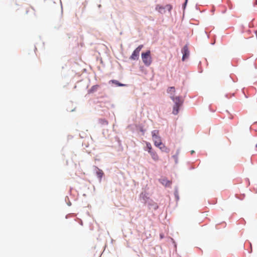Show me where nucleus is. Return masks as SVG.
Instances as JSON below:
<instances>
[{"label": "nucleus", "mask_w": 257, "mask_h": 257, "mask_svg": "<svg viewBox=\"0 0 257 257\" xmlns=\"http://www.w3.org/2000/svg\"><path fill=\"white\" fill-rule=\"evenodd\" d=\"M142 59L144 64L147 66H150L152 62V59L151 56V52L150 51H147L145 53H142Z\"/></svg>", "instance_id": "1"}, {"label": "nucleus", "mask_w": 257, "mask_h": 257, "mask_svg": "<svg viewBox=\"0 0 257 257\" xmlns=\"http://www.w3.org/2000/svg\"><path fill=\"white\" fill-rule=\"evenodd\" d=\"M153 140L156 147L162 145V140L159 136V131L154 130L152 132Z\"/></svg>", "instance_id": "2"}, {"label": "nucleus", "mask_w": 257, "mask_h": 257, "mask_svg": "<svg viewBox=\"0 0 257 257\" xmlns=\"http://www.w3.org/2000/svg\"><path fill=\"white\" fill-rule=\"evenodd\" d=\"M143 47V45H141L139 46L133 52L130 57V59L133 60H136L139 59L140 52Z\"/></svg>", "instance_id": "3"}, {"label": "nucleus", "mask_w": 257, "mask_h": 257, "mask_svg": "<svg viewBox=\"0 0 257 257\" xmlns=\"http://www.w3.org/2000/svg\"><path fill=\"white\" fill-rule=\"evenodd\" d=\"M182 53L183 54L182 60L184 61L186 59H187L189 56L190 53L188 49V47L187 45H185L183 47L182 50Z\"/></svg>", "instance_id": "4"}, {"label": "nucleus", "mask_w": 257, "mask_h": 257, "mask_svg": "<svg viewBox=\"0 0 257 257\" xmlns=\"http://www.w3.org/2000/svg\"><path fill=\"white\" fill-rule=\"evenodd\" d=\"M171 99L174 102V105L182 106L183 103V100L179 96H171Z\"/></svg>", "instance_id": "5"}, {"label": "nucleus", "mask_w": 257, "mask_h": 257, "mask_svg": "<svg viewBox=\"0 0 257 257\" xmlns=\"http://www.w3.org/2000/svg\"><path fill=\"white\" fill-rule=\"evenodd\" d=\"M151 156L152 159L155 162H157L159 160V156L157 152L153 150L149 153Z\"/></svg>", "instance_id": "6"}, {"label": "nucleus", "mask_w": 257, "mask_h": 257, "mask_svg": "<svg viewBox=\"0 0 257 257\" xmlns=\"http://www.w3.org/2000/svg\"><path fill=\"white\" fill-rule=\"evenodd\" d=\"M160 182L166 186H169L171 184V182L167 180L166 178H162L160 180Z\"/></svg>", "instance_id": "7"}, {"label": "nucleus", "mask_w": 257, "mask_h": 257, "mask_svg": "<svg viewBox=\"0 0 257 257\" xmlns=\"http://www.w3.org/2000/svg\"><path fill=\"white\" fill-rule=\"evenodd\" d=\"M156 10L161 14H164L165 13V8L160 5H157L156 7Z\"/></svg>", "instance_id": "8"}, {"label": "nucleus", "mask_w": 257, "mask_h": 257, "mask_svg": "<svg viewBox=\"0 0 257 257\" xmlns=\"http://www.w3.org/2000/svg\"><path fill=\"white\" fill-rule=\"evenodd\" d=\"M96 174L97 177L99 178V179L101 180L102 176L104 175V173L101 170L99 169L97 167H96Z\"/></svg>", "instance_id": "9"}, {"label": "nucleus", "mask_w": 257, "mask_h": 257, "mask_svg": "<svg viewBox=\"0 0 257 257\" xmlns=\"http://www.w3.org/2000/svg\"><path fill=\"white\" fill-rule=\"evenodd\" d=\"M180 107H181V106H179L177 105H174L172 113L175 115L177 114L179 112V108Z\"/></svg>", "instance_id": "10"}, {"label": "nucleus", "mask_w": 257, "mask_h": 257, "mask_svg": "<svg viewBox=\"0 0 257 257\" xmlns=\"http://www.w3.org/2000/svg\"><path fill=\"white\" fill-rule=\"evenodd\" d=\"M157 147L159 148L163 152H169L168 148H167L162 143L161 146H157Z\"/></svg>", "instance_id": "11"}, {"label": "nucleus", "mask_w": 257, "mask_h": 257, "mask_svg": "<svg viewBox=\"0 0 257 257\" xmlns=\"http://www.w3.org/2000/svg\"><path fill=\"white\" fill-rule=\"evenodd\" d=\"M167 92L171 94V96H174L175 92V89L174 87H170L167 90Z\"/></svg>", "instance_id": "12"}, {"label": "nucleus", "mask_w": 257, "mask_h": 257, "mask_svg": "<svg viewBox=\"0 0 257 257\" xmlns=\"http://www.w3.org/2000/svg\"><path fill=\"white\" fill-rule=\"evenodd\" d=\"M146 149H147V150L148 151V153L154 150L152 148L151 143H150L149 142H146Z\"/></svg>", "instance_id": "13"}, {"label": "nucleus", "mask_w": 257, "mask_h": 257, "mask_svg": "<svg viewBox=\"0 0 257 257\" xmlns=\"http://www.w3.org/2000/svg\"><path fill=\"white\" fill-rule=\"evenodd\" d=\"M98 88V85H94L89 90V93H93L94 91H96Z\"/></svg>", "instance_id": "14"}, {"label": "nucleus", "mask_w": 257, "mask_h": 257, "mask_svg": "<svg viewBox=\"0 0 257 257\" xmlns=\"http://www.w3.org/2000/svg\"><path fill=\"white\" fill-rule=\"evenodd\" d=\"M111 82L113 83L116 84L117 86H124L125 85L124 84H121V83H119L118 81H117L116 80H111Z\"/></svg>", "instance_id": "15"}, {"label": "nucleus", "mask_w": 257, "mask_h": 257, "mask_svg": "<svg viewBox=\"0 0 257 257\" xmlns=\"http://www.w3.org/2000/svg\"><path fill=\"white\" fill-rule=\"evenodd\" d=\"M99 122L101 124L103 125H107L108 124V121L104 119H100Z\"/></svg>", "instance_id": "16"}, {"label": "nucleus", "mask_w": 257, "mask_h": 257, "mask_svg": "<svg viewBox=\"0 0 257 257\" xmlns=\"http://www.w3.org/2000/svg\"><path fill=\"white\" fill-rule=\"evenodd\" d=\"M165 8V9H166L169 12H170L172 9V6L171 5H167Z\"/></svg>", "instance_id": "17"}, {"label": "nucleus", "mask_w": 257, "mask_h": 257, "mask_svg": "<svg viewBox=\"0 0 257 257\" xmlns=\"http://www.w3.org/2000/svg\"><path fill=\"white\" fill-rule=\"evenodd\" d=\"M187 1H188V0H185V5H186V4H187Z\"/></svg>", "instance_id": "18"}, {"label": "nucleus", "mask_w": 257, "mask_h": 257, "mask_svg": "<svg viewBox=\"0 0 257 257\" xmlns=\"http://www.w3.org/2000/svg\"><path fill=\"white\" fill-rule=\"evenodd\" d=\"M160 237H161V238H162L163 237V235L160 234Z\"/></svg>", "instance_id": "19"}, {"label": "nucleus", "mask_w": 257, "mask_h": 257, "mask_svg": "<svg viewBox=\"0 0 257 257\" xmlns=\"http://www.w3.org/2000/svg\"><path fill=\"white\" fill-rule=\"evenodd\" d=\"M194 153V151H192L191 152V153L192 154L193 153Z\"/></svg>", "instance_id": "20"}, {"label": "nucleus", "mask_w": 257, "mask_h": 257, "mask_svg": "<svg viewBox=\"0 0 257 257\" xmlns=\"http://www.w3.org/2000/svg\"><path fill=\"white\" fill-rule=\"evenodd\" d=\"M255 4L257 5V0L255 1Z\"/></svg>", "instance_id": "21"}, {"label": "nucleus", "mask_w": 257, "mask_h": 257, "mask_svg": "<svg viewBox=\"0 0 257 257\" xmlns=\"http://www.w3.org/2000/svg\"><path fill=\"white\" fill-rule=\"evenodd\" d=\"M256 147L257 148V144L256 145Z\"/></svg>", "instance_id": "22"}]
</instances>
